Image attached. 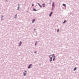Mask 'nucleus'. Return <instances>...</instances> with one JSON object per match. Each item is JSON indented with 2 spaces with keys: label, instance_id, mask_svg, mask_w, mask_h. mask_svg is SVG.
Returning a JSON list of instances; mask_svg holds the SVG:
<instances>
[{
  "label": "nucleus",
  "instance_id": "11",
  "mask_svg": "<svg viewBox=\"0 0 79 79\" xmlns=\"http://www.w3.org/2000/svg\"><path fill=\"white\" fill-rule=\"evenodd\" d=\"M33 10L35 11H36V9H34Z\"/></svg>",
  "mask_w": 79,
  "mask_h": 79
},
{
  "label": "nucleus",
  "instance_id": "15",
  "mask_svg": "<svg viewBox=\"0 0 79 79\" xmlns=\"http://www.w3.org/2000/svg\"><path fill=\"white\" fill-rule=\"evenodd\" d=\"M59 30L58 29V30H57V32H59Z\"/></svg>",
  "mask_w": 79,
  "mask_h": 79
},
{
  "label": "nucleus",
  "instance_id": "4",
  "mask_svg": "<svg viewBox=\"0 0 79 79\" xmlns=\"http://www.w3.org/2000/svg\"><path fill=\"white\" fill-rule=\"evenodd\" d=\"M54 5H55V3L54 2H53L52 3V7H53V6H54Z\"/></svg>",
  "mask_w": 79,
  "mask_h": 79
},
{
  "label": "nucleus",
  "instance_id": "10",
  "mask_svg": "<svg viewBox=\"0 0 79 79\" xmlns=\"http://www.w3.org/2000/svg\"><path fill=\"white\" fill-rule=\"evenodd\" d=\"M76 67H75L74 69H73V71H76Z\"/></svg>",
  "mask_w": 79,
  "mask_h": 79
},
{
  "label": "nucleus",
  "instance_id": "2",
  "mask_svg": "<svg viewBox=\"0 0 79 79\" xmlns=\"http://www.w3.org/2000/svg\"><path fill=\"white\" fill-rule=\"evenodd\" d=\"M31 66H32V64H30L29 65V66L28 68V69H29V68H31Z\"/></svg>",
  "mask_w": 79,
  "mask_h": 79
},
{
  "label": "nucleus",
  "instance_id": "18",
  "mask_svg": "<svg viewBox=\"0 0 79 79\" xmlns=\"http://www.w3.org/2000/svg\"><path fill=\"white\" fill-rule=\"evenodd\" d=\"M37 44V43H36L35 44V45H36V44Z\"/></svg>",
  "mask_w": 79,
  "mask_h": 79
},
{
  "label": "nucleus",
  "instance_id": "5",
  "mask_svg": "<svg viewBox=\"0 0 79 79\" xmlns=\"http://www.w3.org/2000/svg\"><path fill=\"white\" fill-rule=\"evenodd\" d=\"M21 44H22V42H21V41H20V45H19V47L21 46Z\"/></svg>",
  "mask_w": 79,
  "mask_h": 79
},
{
  "label": "nucleus",
  "instance_id": "9",
  "mask_svg": "<svg viewBox=\"0 0 79 79\" xmlns=\"http://www.w3.org/2000/svg\"><path fill=\"white\" fill-rule=\"evenodd\" d=\"M43 7H45V4H44V3L43 4Z\"/></svg>",
  "mask_w": 79,
  "mask_h": 79
},
{
  "label": "nucleus",
  "instance_id": "7",
  "mask_svg": "<svg viewBox=\"0 0 79 79\" xmlns=\"http://www.w3.org/2000/svg\"><path fill=\"white\" fill-rule=\"evenodd\" d=\"M63 6H66V4H63Z\"/></svg>",
  "mask_w": 79,
  "mask_h": 79
},
{
  "label": "nucleus",
  "instance_id": "16",
  "mask_svg": "<svg viewBox=\"0 0 79 79\" xmlns=\"http://www.w3.org/2000/svg\"><path fill=\"white\" fill-rule=\"evenodd\" d=\"M32 6H34V5L33 4H32Z\"/></svg>",
  "mask_w": 79,
  "mask_h": 79
},
{
  "label": "nucleus",
  "instance_id": "17",
  "mask_svg": "<svg viewBox=\"0 0 79 79\" xmlns=\"http://www.w3.org/2000/svg\"><path fill=\"white\" fill-rule=\"evenodd\" d=\"M19 7H18V10H19Z\"/></svg>",
  "mask_w": 79,
  "mask_h": 79
},
{
  "label": "nucleus",
  "instance_id": "1",
  "mask_svg": "<svg viewBox=\"0 0 79 79\" xmlns=\"http://www.w3.org/2000/svg\"><path fill=\"white\" fill-rule=\"evenodd\" d=\"M53 57V61H55V56H54V54H53L52 55H50L49 56V58H50V61H52V57Z\"/></svg>",
  "mask_w": 79,
  "mask_h": 79
},
{
  "label": "nucleus",
  "instance_id": "14",
  "mask_svg": "<svg viewBox=\"0 0 79 79\" xmlns=\"http://www.w3.org/2000/svg\"><path fill=\"white\" fill-rule=\"evenodd\" d=\"M65 22H66V20L64 21V22L63 23V24H64V23H65Z\"/></svg>",
  "mask_w": 79,
  "mask_h": 79
},
{
  "label": "nucleus",
  "instance_id": "12",
  "mask_svg": "<svg viewBox=\"0 0 79 79\" xmlns=\"http://www.w3.org/2000/svg\"><path fill=\"white\" fill-rule=\"evenodd\" d=\"M15 18H17V15H15Z\"/></svg>",
  "mask_w": 79,
  "mask_h": 79
},
{
  "label": "nucleus",
  "instance_id": "13",
  "mask_svg": "<svg viewBox=\"0 0 79 79\" xmlns=\"http://www.w3.org/2000/svg\"><path fill=\"white\" fill-rule=\"evenodd\" d=\"M26 73H24V76H26Z\"/></svg>",
  "mask_w": 79,
  "mask_h": 79
},
{
  "label": "nucleus",
  "instance_id": "19",
  "mask_svg": "<svg viewBox=\"0 0 79 79\" xmlns=\"http://www.w3.org/2000/svg\"><path fill=\"white\" fill-rule=\"evenodd\" d=\"M2 18H3V16H2Z\"/></svg>",
  "mask_w": 79,
  "mask_h": 79
},
{
  "label": "nucleus",
  "instance_id": "3",
  "mask_svg": "<svg viewBox=\"0 0 79 79\" xmlns=\"http://www.w3.org/2000/svg\"><path fill=\"white\" fill-rule=\"evenodd\" d=\"M52 13H53V12H51L50 14H49V16H51L52 15Z\"/></svg>",
  "mask_w": 79,
  "mask_h": 79
},
{
  "label": "nucleus",
  "instance_id": "21",
  "mask_svg": "<svg viewBox=\"0 0 79 79\" xmlns=\"http://www.w3.org/2000/svg\"><path fill=\"white\" fill-rule=\"evenodd\" d=\"M27 71H25V72H27Z\"/></svg>",
  "mask_w": 79,
  "mask_h": 79
},
{
  "label": "nucleus",
  "instance_id": "6",
  "mask_svg": "<svg viewBox=\"0 0 79 79\" xmlns=\"http://www.w3.org/2000/svg\"><path fill=\"white\" fill-rule=\"evenodd\" d=\"M38 5H39V6L41 8H42V6L40 5V4L39 3H38Z\"/></svg>",
  "mask_w": 79,
  "mask_h": 79
},
{
  "label": "nucleus",
  "instance_id": "8",
  "mask_svg": "<svg viewBox=\"0 0 79 79\" xmlns=\"http://www.w3.org/2000/svg\"><path fill=\"white\" fill-rule=\"evenodd\" d=\"M35 21V19H34L32 20V23H34Z\"/></svg>",
  "mask_w": 79,
  "mask_h": 79
},
{
  "label": "nucleus",
  "instance_id": "20",
  "mask_svg": "<svg viewBox=\"0 0 79 79\" xmlns=\"http://www.w3.org/2000/svg\"><path fill=\"white\" fill-rule=\"evenodd\" d=\"M36 53V52H35V53Z\"/></svg>",
  "mask_w": 79,
  "mask_h": 79
}]
</instances>
